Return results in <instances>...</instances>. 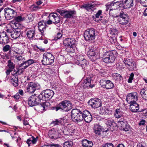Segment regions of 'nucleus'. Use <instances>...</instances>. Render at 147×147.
Wrapping results in <instances>:
<instances>
[{
	"mask_svg": "<svg viewBox=\"0 0 147 147\" xmlns=\"http://www.w3.org/2000/svg\"><path fill=\"white\" fill-rule=\"evenodd\" d=\"M83 111H80L77 109H73L71 112V118L75 122H80L83 119Z\"/></svg>",
	"mask_w": 147,
	"mask_h": 147,
	"instance_id": "1",
	"label": "nucleus"
},
{
	"mask_svg": "<svg viewBox=\"0 0 147 147\" xmlns=\"http://www.w3.org/2000/svg\"><path fill=\"white\" fill-rule=\"evenodd\" d=\"M54 94L53 91L47 89L42 91L38 95V97L40 100H48L52 98Z\"/></svg>",
	"mask_w": 147,
	"mask_h": 147,
	"instance_id": "2",
	"label": "nucleus"
},
{
	"mask_svg": "<svg viewBox=\"0 0 147 147\" xmlns=\"http://www.w3.org/2000/svg\"><path fill=\"white\" fill-rule=\"evenodd\" d=\"M54 57L50 53H45L43 55V59L41 61L43 65H49L52 64L53 62Z\"/></svg>",
	"mask_w": 147,
	"mask_h": 147,
	"instance_id": "3",
	"label": "nucleus"
},
{
	"mask_svg": "<svg viewBox=\"0 0 147 147\" xmlns=\"http://www.w3.org/2000/svg\"><path fill=\"white\" fill-rule=\"evenodd\" d=\"M3 11L5 18L7 20L12 19L17 14V12L15 10L9 7L4 9Z\"/></svg>",
	"mask_w": 147,
	"mask_h": 147,
	"instance_id": "4",
	"label": "nucleus"
},
{
	"mask_svg": "<svg viewBox=\"0 0 147 147\" xmlns=\"http://www.w3.org/2000/svg\"><path fill=\"white\" fill-rule=\"evenodd\" d=\"M59 107H58V109H61L66 111H68L72 108V103L69 100H65L59 103Z\"/></svg>",
	"mask_w": 147,
	"mask_h": 147,
	"instance_id": "5",
	"label": "nucleus"
},
{
	"mask_svg": "<svg viewBox=\"0 0 147 147\" xmlns=\"http://www.w3.org/2000/svg\"><path fill=\"white\" fill-rule=\"evenodd\" d=\"M102 59L103 61L107 63L113 62L115 59V57L111 51L105 53L103 55Z\"/></svg>",
	"mask_w": 147,
	"mask_h": 147,
	"instance_id": "6",
	"label": "nucleus"
},
{
	"mask_svg": "<svg viewBox=\"0 0 147 147\" xmlns=\"http://www.w3.org/2000/svg\"><path fill=\"white\" fill-rule=\"evenodd\" d=\"M95 30L90 28L88 31L87 30L85 31L84 37L86 40H91L95 39Z\"/></svg>",
	"mask_w": 147,
	"mask_h": 147,
	"instance_id": "7",
	"label": "nucleus"
},
{
	"mask_svg": "<svg viewBox=\"0 0 147 147\" xmlns=\"http://www.w3.org/2000/svg\"><path fill=\"white\" fill-rule=\"evenodd\" d=\"M119 18L118 20L119 23L122 25H125L128 22L127 15L124 12L121 10L119 14Z\"/></svg>",
	"mask_w": 147,
	"mask_h": 147,
	"instance_id": "8",
	"label": "nucleus"
},
{
	"mask_svg": "<svg viewBox=\"0 0 147 147\" xmlns=\"http://www.w3.org/2000/svg\"><path fill=\"white\" fill-rule=\"evenodd\" d=\"M40 85L38 83L30 82L28 84L27 91L30 93H33L36 90L40 89Z\"/></svg>",
	"mask_w": 147,
	"mask_h": 147,
	"instance_id": "9",
	"label": "nucleus"
},
{
	"mask_svg": "<svg viewBox=\"0 0 147 147\" xmlns=\"http://www.w3.org/2000/svg\"><path fill=\"white\" fill-rule=\"evenodd\" d=\"M41 100L39 99V97L32 95L28 99V104L31 107H33L39 104Z\"/></svg>",
	"mask_w": 147,
	"mask_h": 147,
	"instance_id": "10",
	"label": "nucleus"
},
{
	"mask_svg": "<svg viewBox=\"0 0 147 147\" xmlns=\"http://www.w3.org/2000/svg\"><path fill=\"white\" fill-rule=\"evenodd\" d=\"M117 125L119 127H121V129L125 131H128L129 129V125L124 118H121L118 121Z\"/></svg>",
	"mask_w": 147,
	"mask_h": 147,
	"instance_id": "11",
	"label": "nucleus"
},
{
	"mask_svg": "<svg viewBox=\"0 0 147 147\" xmlns=\"http://www.w3.org/2000/svg\"><path fill=\"white\" fill-rule=\"evenodd\" d=\"M138 95L136 92H133L128 94L127 96L126 100L129 103L136 102L138 100Z\"/></svg>",
	"mask_w": 147,
	"mask_h": 147,
	"instance_id": "12",
	"label": "nucleus"
},
{
	"mask_svg": "<svg viewBox=\"0 0 147 147\" xmlns=\"http://www.w3.org/2000/svg\"><path fill=\"white\" fill-rule=\"evenodd\" d=\"M100 83L102 87L107 89H111L114 87L113 83L109 80H101L100 81Z\"/></svg>",
	"mask_w": 147,
	"mask_h": 147,
	"instance_id": "13",
	"label": "nucleus"
},
{
	"mask_svg": "<svg viewBox=\"0 0 147 147\" xmlns=\"http://www.w3.org/2000/svg\"><path fill=\"white\" fill-rule=\"evenodd\" d=\"M88 104L92 108L95 109L101 106V101L98 98L90 99L89 100Z\"/></svg>",
	"mask_w": 147,
	"mask_h": 147,
	"instance_id": "14",
	"label": "nucleus"
},
{
	"mask_svg": "<svg viewBox=\"0 0 147 147\" xmlns=\"http://www.w3.org/2000/svg\"><path fill=\"white\" fill-rule=\"evenodd\" d=\"M88 49L89 50L87 53V55L90 59L92 61H94L98 58L95 50L90 47H89Z\"/></svg>",
	"mask_w": 147,
	"mask_h": 147,
	"instance_id": "15",
	"label": "nucleus"
},
{
	"mask_svg": "<svg viewBox=\"0 0 147 147\" xmlns=\"http://www.w3.org/2000/svg\"><path fill=\"white\" fill-rule=\"evenodd\" d=\"M121 0L122 7L124 9H129L134 5V0Z\"/></svg>",
	"mask_w": 147,
	"mask_h": 147,
	"instance_id": "16",
	"label": "nucleus"
},
{
	"mask_svg": "<svg viewBox=\"0 0 147 147\" xmlns=\"http://www.w3.org/2000/svg\"><path fill=\"white\" fill-rule=\"evenodd\" d=\"M49 18L53 21L54 24H57L60 22L61 18L59 15L56 13H51L49 16Z\"/></svg>",
	"mask_w": 147,
	"mask_h": 147,
	"instance_id": "17",
	"label": "nucleus"
},
{
	"mask_svg": "<svg viewBox=\"0 0 147 147\" xmlns=\"http://www.w3.org/2000/svg\"><path fill=\"white\" fill-rule=\"evenodd\" d=\"M123 61L125 65L127 67H128V68L129 70L132 71L134 69L135 66L134 63L132 59L125 58Z\"/></svg>",
	"mask_w": 147,
	"mask_h": 147,
	"instance_id": "18",
	"label": "nucleus"
},
{
	"mask_svg": "<svg viewBox=\"0 0 147 147\" xmlns=\"http://www.w3.org/2000/svg\"><path fill=\"white\" fill-rule=\"evenodd\" d=\"M83 112V119L87 123L90 122L92 119V117L90 113L86 110H84Z\"/></svg>",
	"mask_w": 147,
	"mask_h": 147,
	"instance_id": "19",
	"label": "nucleus"
},
{
	"mask_svg": "<svg viewBox=\"0 0 147 147\" xmlns=\"http://www.w3.org/2000/svg\"><path fill=\"white\" fill-rule=\"evenodd\" d=\"M38 26L40 32L42 35H44V32L46 30L47 26L46 21H42L38 22Z\"/></svg>",
	"mask_w": 147,
	"mask_h": 147,
	"instance_id": "20",
	"label": "nucleus"
},
{
	"mask_svg": "<svg viewBox=\"0 0 147 147\" xmlns=\"http://www.w3.org/2000/svg\"><path fill=\"white\" fill-rule=\"evenodd\" d=\"M130 104L129 109L133 113H138L139 109V105L136 102L129 103Z\"/></svg>",
	"mask_w": 147,
	"mask_h": 147,
	"instance_id": "21",
	"label": "nucleus"
},
{
	"mask_svg": "<svg viewBox=\"0 0 147 147\" xmlns=\"http://www.w3.org/2000/svg\"><path fill=\"white\" fill-rule=\"evenodd\" d=\"M49 137L53 139H56L59 137V134L54 129L50 130L48 133Z\"/></svg>",
	"mask_w": 147,
	"mask_h": 147,
	"instance_id": "22",
	"label": "nucleus"
},
{
	"mask_svg": "<svg viewBox=\"0 0 147 147\" xmlns=\"http://www.w3.org/2000/svg\"><path fill=\"white\" fill-rule=\"evenodd\" d=\"M35 29L28 28L26 29V35L29 39H32L34 37L36 33Z\"/></svg>",
	"mask_w": 147,
	"mask_h": 147,
	"instance_id": "23",
	"label": "nucleus"
},
{
	"mask_svg": "<svg viewBox=\"0 0 147 147\" xmlns=\"http://www.w3.org/2000/svg\"><path fill=\"white\" fill-rule=\"evenodd\" d=\"M19 65V67L20 69L18 70L17 71H15V74L17 75H20L23 72V70L25 69L28 66L27 65V63L26 61L22 62Z\"/></svg>",
	"mask_w": 147,
	"mask_h": 147,
	"instance_id": "24",
	"label": "nucleus"
},
{
	"mask_svg": "<svg viewBox=\"0 0 147 147\" xmlns=\"http://www.w3.org/2000/svg\"><path fill=\"white\" fill-rule=\"evenodd\" d=\"M93 82L91 78H87L84 80L83 84L84 86L86 87L92 88L94 86V84H92Z\"/></svg>",
	"mask_w": 147,
	"mask_h": 147,
	"instance_id": "25",
	"label": "nucleus"
},
{
	"mask_svg": "<svg viewBox=\"0 0 147 147\" xmlns=\"http://www.w3.org/2000/svg\"><path fill=\"white\" fill-rule=\"evenodd\" d=\"M109 3L111 9L115 10L119 7L122 6V3L121 1H115L114 2Z\"/></svg>",
	"mask_w": 147,
	"mask_h": 147,
	"instance_id": "26",
	"label": "nucleus"
},
{
	"mask_svg": "<svg viewBox=\"0 0 147 147\" xmlns=\"http://www.w3.org/2000/svg\"><path fill=\"white\" fill-rule=\"evenodd\" d=\"M76 41L73 38H68L65 39L63 41L64 45L65 46L74 45Z\"/></svg>",
	"mask_w": 147,
	"mask_h": 147,
	"instance_id": "27",
	"label": "nucleus"
},
{
	"mask_svg": "<svg viewBox=\"0 0 147 147\" xmlns=\"http://www.w3.org/2000/svg\"><path fill=\"white\" fill-rule=\"evenodd\" d=\"M21 34V32L20 31L14 30L11 32L10 35L12 38L16 39L19 38Z\"/></svg>",
	"mask_w": 147,
	"mask_h": 147,
	"instance_id": "28",
	"label": "nucleus"
},
{
	"mask_svg": "<svg viewBox=\"0 0 147 147\" xmlns=\"http://www.w3.org/2000/svg\"><path fill=\"white\" fill-rule=\"evenodd\" d=\"M15 76H14L11 79L10 82L13 84L15 87H16L18 86V77L17 75L14 73Z\"/></svg>",
	"mask_w": 147,
	"mask_h": 147,
	"instance_id": "29",
	"label": "nucleus"
},
{
	"mask_svg": "<svg viewBox=\"0 0 147 147\" xmlns=\"http://www.w3.org/2000/svg\"><path fill=\"white\" fill-rule=\"evenodd\" d=\"M84 58L82 55L79 54H76L74 57L75 63L77 65H79L80 61L84 59Z\"/></svg>",
	"mask_w": 147,
	"mask_h": 147,
	"instance_id": "30",
	"label": "nucleus"
},
{
	"mask_svg": "<svg viewBox=\"0 0 147 147\" xmlns=\"http://www.w3.org/2000/svg\"><path fill=\"white\" fill-rule=\"evenodd\" d=\"M76 13L75 11H65L64 17L66 18H70L73 17Z\"/></svg>",
	"mask_w": 147,
	"mask_h": 147,
	"instance_id": "31",
	"label": "nucleus"
},
{
	"mask_svg": "<svg viewBox=\"0 0 147 147\" xmlns=\"http://www.w3.org/2000/svg\"><path fill=\"white\" fill-rule=\"evenodd\" d=\"M123 114V113L122 110L120 109H116L114 112V116L116 118H121Z\"/></svg>",
	"mask_w": 147,
	"mask_h": 147,
	"instance_id": "32",
	"label": "nucleus"
},
{
	"mask_svg": "<svg viewBox=\"0 0 147 147\" xmlns=\"http://www.w3.org/2000/svg\"><path fill=\"white\" fill-rule=\"evenodd\" d=\"M64 143L62 144V147H72L73 145L72 142L70 140H67L66 139H64Z\"/></svg>",
	"mask_w": 147,
	"mask_h": 147,
	"instance_id": "33",
	"label": "nucleus"
},
{
	"mask_svg": "<svg viewBox=\"0 0 147 147\" xmlns=\"http://www.w3.org/2000/svg\"><path fill=\"white\" fill-rule=\"evenodd\" d=\"M75 46L74 45L65 46V50L67 52L73 53L75 51Z\"/></svg>",
	"mask_w": 147,
	"mask_h": 147,
	"instance_id": "34",
	"label": "nucleus"
},
{
	"mask_svg": "<svg viewBox=\"0 0 147 147\" xmlns=\"http://www.w3.org/2000/svg\"><path fill=\"white\" fill-rule=\"evenodd\" d=\"M140 94L142 98L145 100H147V89H142L140 91Z\"/></svg>",
	"mask_w": 147,
	"mask_h": 147,
	"instance_id": "35",
	"label": "nucleus"
},
{
	"mask_svg": "<svg viewBox=\"0 0 147 147\" xmlns=\"http://www.w3.org/2000/svg\"><path fill=\"white\" fill-rule=\"evenodd\" d=\"M94 130L95 133L98 135H100L101 134V131L102 130V127L98 124L94 125Z\"/></svg>",
	"mask_w": 147,
	"mask_h": 147,
	"instance_id": "36",
	"label": "nucleus"
},
{
	"mask_svg": "<svg viewBox=\"0 0 147 147\" xmlns=\"http://www.w3.org/2000/svg\"><path fill=\"white\" fill-rule=\"evenodd\" d=\"M9 24L15 30L20 29V25L19 24L16 22L14 21H12L10 22Z\"/></svg>",
	"mask_w": 147,
	"mask_h": 147,
	"instance_id": "37",
	"label": "nucleus"
},
{
	"mask_svg": "<svg viewBox=\"0 0 147 147\" xmlns=\"http://www.w3.org/2000/svg\"><path fill=\"white\" fill-rule=\"evenodd\" d=\"M102 11L101 10H100L97 12L95 15V18H93V19L95 21L98 22L100 20H101L102 17L101 15L102 14Z\"/></svg>",
	"mask_w": 147,
	"mask_h": 147,
	"instance_id": "38",
	"label": "nucleus"
},
{
	"mask_svg": "<svg viewBox=\"0 0 147 147\" xmlns=\"http://www.w3.org/2000/svg\"><path fill=\"white\" fill-rule=\"evenodd\" d=\"M117 10L111 9L109 11V15L113 17H119V14L117 13Z\"/></svg>",
	"mask_w": 147,
	"mask_h": 147,
	"instance_id": "39",
	"label": "nucleus"
},
{
	"mask_svg": "<svg viewBox=\"0 0 147 147\" xmlns=\"http://www.w3.org/2000/svg\"><path fill=\"white\" fill-rule=\"evenodd\" d=\"M84 7L88 11H93L94 10L95 6L93 5L85 4L84 6Z\"/></svg>",
	"mask_w": 147,
	"mask_h": 147,
	"instance_id": "40",
	"label": "nucleus"
},
{
	"mask_svg": "<svg viewBox=\"0 0 147 147\" xmlns=\"http://www.w3.org/2000/svg\"><path fill=\"white\" fill-rule=\"evenodd\" d=\"M88 64L87 61L84 58L80 61L79 65L82 67V69H84L87 66Z\"/></svg>",
	"mask_w": 147,
	"mask_h": 147,
	"instance_id": "41",
	"label": "nucleus"
},
{
	"mask_svg": "<svg viewBox=\"0 0 147 147\" xmlns=\"http://www.w3.org/2000/svg\"><path fill=\"white\" fill-rule=\"evenodd\" d=\"M25 17L21 16H19L15 17L13 21H14L17 22H20L25 20Z\"/></svg>",
	"mask_w": 147,
	"mask_h": 147,
	"instance_id": "42",
	"label": "nucleus"
},
{
	"mask_svg": "<svg viewBox=\"0 0 147 147\" xmlns=\"http://www.w3.org/2000/svg\"><path fill=\"white\" fill-rule=\"evenodd\" d=\"M1 42L4 45L7 44L9 42V38L7 34H6V35L2 38V40H1Z\"/></svg>",
	"mask_w": 147,
	"mask_h": 147,
	"instance_id": "43",
	"label": "nucleus"
},
{
	"mask_svg": "<svg viewBox=\"0 0 147 147\" xmlns=\"http://www.w3.org/2000/svg\"><path fill=\"white\" fill-rule=\"evenodd\" d=\"M113 78L114 80L116 81H119L121 80L122 77L119 74L115 73L113 74Z\"/></svg>",
	"mask_w": 147,
	"mask_h": 147,
	"instance_id": "44",
	"label": "nucleus"
},
{
	"mask_svg": "<svg viewBox=\"0 0 147 147\" xmlns=\"http://www.w3.org/2000/svg\"><path fill=\"white\" fill-rule=\"evenodd\" d=\"M50 105V103L48 102H45L41 104L42 107L43 108V110L45 111L47 109Z\"/></svg>",
	"mask_w": 147,
	"mask_h": 147,
	"instance_id": "45",
	"label": "nucleus"
},
{
	"mask_svg": "<svg viewBox=\"0 0 147 147\" xmlns=\"http://www.w3.org/2000/svg\"><path fill=\"white\" fill-rule=\"evenodd\" d=\"M8 66L9 67V69L13 71L15 67V65H14L11 60H9L8 61Z\"/></svg>",
	"mask_w": 147,
	"mask_h": 147,
	"instance_id": "46",
	"label": "nucleus"
},
{
	"mask_svg": "<svg viewBox=\"0 0 147 147\" xmlns=\"http://www.w3.org/2000/svg\"><path fill=\"white\" fill-rule=\"evenodd\" d=\"M11 50V47L8 45H6L4 46L3 48V51L4 52H7L10 51Z\"/></svg>",
	"mask_w": 147,
	"mask_h": 147,
	"instance_id": "47",
	"label": "nucleus"
},
{
	"mask_svg": "<svg viewBox=\"0 0 147 147\" xmlns=\"http://www.w3.org/2000/svg\"><path fill=\"white\" fill-rule=\"evenodd\" d=\"M57 59L58 61L61 63H64L65 61V58L64 56L60 55L58 56Z\"/></svg>",
	"mask_w": 147,
	"mask_h": 147,
	"instance_id": "48",
	"label": "nucleus"
},
{
	"mask_svg": "<svg viewBox=\"0 0 147 147\" xmlns=\"http://www.w3.org/2000/svg\"><path fill=\"white\" fill-rule=\"evenodd\" d=\"M107 124L109 126L114 125L115 124V122L114 120L112 118H108L107 119Z\"/></svg>",
	"mask_w": 147,
	"mask_h": 147,
	"instance_id": "49",
	"label": "nucleus"
},
{
	"mask_svg": "<svg viewBox=\"0 0 147 147\" xmlns=\"http://www.w3.org/2000/svg\"><path fill=\"white\" fill-rule=\"evenodd\" d=\"M61 119H56L55 121H53L51 124L53 125H58L60 124H61Z\"/></svg>",
	"mask_w": 147,
	"mask_h": 147,
	"instance_id": "50",
	"label": "nucleus"
},
{
	"mask_svg": "<svg viewBox=\"0 0 147 147\" xmlns=\"http://www.w3.org/2000/svg\"><path fill=\"white\" fill-rule=\"evenodd\" d=\"M6 32L4 31L0 32V42H1L2 38L6 35Z\"/></svg>",
	"mask_w": 147,
	"mask_h": 147,
	"instance_id": "51",
	"label": "nucleus"
},
{
	"mask_svg": "<svg viewBox=\"0 0 147 147\" xmlns=\"http://www.w3.org/2000/svg\"><path fill=\"white\" fill-rule=\"evenodd\" d=\"M16 58L18 61H20L21 62H24L25 59L21 56L16 57Z\"/></svg>",
	"mask_w": 147,
	"mask_h": 147,
	"instance_id": "52",
	"label": "nucleus"
},
{
	"mask_svg": "<svg viewBox=\"0 0 147 147\" xmlns=\"http://www.w3.org/2000/svg\"><path fill=\"white\" fill-rule=\"evenodd\" d=\"M106 108H102L100 109V113L102 115H106Z\"/></svg>",
	"mask_w": 147,
	"mask_h": 147,
	"instance_id": "53",
	"label": "nucleus"
},
{
	"mask_svg": "<svg viewBox=\"0 0 147 147\" xmlns=\"http://www.w3.org/2000/svg\"><path fill=\"white\" fill-rule=\"evenodd\" d=\"M134 76V74L133 73H131L129 77V78L128 80V82L129 83L132 82V80L133 79Z\"/></svg>",
	"mask_w": 147,
	"mask_h": 147,
	"instance_id": "54",
	"label": "nucleus"
},
{
	"mask_svg": "<svg viewBox=\"0 0 147 147\" xmlns=\"http://www.w3.org/2000/svg\"><path fill=\"white\" fill-rule=\"evenodd\" d=\"M102 147H113V144L111 143H107L103 144Z\"/></svg>",
	"mask_w": 147,
	"mask_h": 147,
	"instance_id": "55",
	"label": "nucleus"
},
{
	"mask_svg": "<svg viewBox=\"0 0 147 147\" xmlns=\"http://www.w3.org/2000/svg\"><path fill=\"white\" fill-rule=\"evenodd\" d=\"M112 110L109 108H106V115L111 114L112 113Z\"/></svg>",
	"mask_w": 147,
	"mask_h": 147,
	"instance_id": "56",
	"label": "nucleus"
},
{
	"mask_svg": "<svg viewBox=\"0 0 147 147\" xmlns=\"http://www.w3.org/2000/svg\"><path fill=\"white\" fill-rule=\"evenodd\" d=\"M88 140H84L82 141V145L84 146H88Z\"/></svg>",
	"mask_w": 147,
	"mask_h": 147,
	"instance_id": "57",
	"label": "nucleus"
},
{
	"mask_svg": "<svg viewBox=\"0 0 147 147\" xmlns=\"http://www.w3.org/2000/svg\"><path fill=\"white\" fill-rule=\"evenodd\" d=\"M35 60L32 59H30L26 61L27 63V65L29 66L30 65L34 63Z\"/></svg>",
	"mask_w": 147,
	"mask_h": 147,
	"instance_id": "58",
	"label": "nucleus"
},
{
	"mask_svg": "<svg viewBox=\"0 0 147 147\" xmlns=\"http://www.w3.org/2000/svg\"><path fill=\"white\" fill-rule=\"evenodd\" d=\"M57 11L58 13H59L61 16H64L65 11V10H62L59 9H57Z\"/></svg>",
	"mask_w": 147,
	"mask_h": 147,
	"instance_id": "59",
	"label": "nucleus"
},
{
	"mask_svg": "<svg viewBox=\"0 0 147 147\" xmlns=\"http://www.w3.org/2000/svg\"><path fill=\"white\" fill-rule=\"evenodd\" d=\"M32 10L33 11H36L37 10H38L40 8V7H39L36 6L35 5H33L32 6Z\"/></svg>",
	"mask_w": 147,
	"mask_h": 147,
	"instance_id": "60",
	"label": "nucleus"
},
{
	"mask_svg": "<svg viewBox=\"0 0 147 147\" xmlns=\"http://www.w3.org/2000/svg\"><path fill=\"white\" fill-rule=\"evenodd\" d=\"M31 138L32 139V142L33 144H35L38 140V138L36 137L35 138L33 136H32Z\"/></svg>",
	"mask_w": 147,
	"mask_h": 147,
	"instance_id": "61",
	"label": "nucleus"
},
{
	"mask_svg": "<svg viewBox=\"0 0 147 147\" xmlns=\"http://www.w3.org/2000/svg\"><path fill=\"white\" fill-rule=\"evenodd\" d=\"M62 36V34L60 32H58L55 38V39L57 40L60 39Z\"/></svg>",
	"mask_w": 147,
	"mask_h": 147,
	"instance_id": "62",
	"label": "nucleus"
},
{
	"mask_svg": "<svg viewBox=\"0 0 147 147\" xmlns=\"http://www.w3.org/2000/svg\"><path fill=\"white\" fill-rule=\"evenodd\" d=\"M111 33L112 35H116L118 34V31L117 30L113 29L111 30Z\"/></svg>",
	"mask_w": 147,
	"mask_h": 147,
	"instance_id": "63",
	"label": "nucleus"
},
{
	"mask_svg": "<svg viewBox=\"0 0 147 147\" xmlns=\"http://www.w3.org/2000/svg\"><path fill=\"white\" fill-rule=\"evenodd\" d=\"M110 4L109 3H108L107 5H106V11H108L109 8H110V10L111 9V6H110Z\"/></svg>",
	"mask_w": 147,
	"mask_h": 147,
	"instance_id": "64",
	"label": "nucleus"
}]
</instances>
